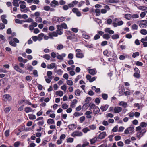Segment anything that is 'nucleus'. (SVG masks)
<instances>
[{
    "mask_svg": "<svg viewBox=\"0 0 147 147\" xmlns=\"http://www.w3.org/2000/svg\"><path fill=\"white\" fill-rule=\"evenodd\" d=\"M76 56L77 58H82L84 57V54L82 53L81 50L78 49L76 50Z\"/></svg>",
    "mask_w": 147,
    "mask_h": 147,
    "instance_id": "f257e3e1",
    "label": "nucleus"
},
{
    "mask_svg": "<svg viewBox=\"0 0 147 147\" xmlns=\"http://www.w3.org/2000/svg\"><path fill=\"white\" fill-rule=\"evenodd\" d=\"M12 66L14 69L17 72L21 74H24V71L22 70L17 64H13Z\"/></svg>",
    "mask_w": 147,
    "mask_h": 147,
    "instance_id": "f03ea898",
    "label": "nucleus"
},
{
    "mask_svg": "<svg viewBox=\"0 0 147 147\" xmlns=\"http://www.w3.org/2000/svg\"><path fill=\"white\" fill-rule=\"evenodd\" d=\"M134 131V129L133 125L127 128L124 131V133L126 134L132 133Z\"/></svg>",
    "mask_w": 147,
    "mask_h": 147,
    "instance_id": "7ed1b4c3",
    "label": "nucleus"
},
{
    "mask_svg": "<svg viewBox=\"0 0 147 147\" xmlns=\"http://www.w3.org/2000/svg\"><path fill=\"white\" fill-rule=\"evenodd\" d=\"M99 133H100V134L98 135V138L100 139H104L105 136H107V134L105 132L103 131L101 132L100 131H99Z\"/></svg>",
    "mask_w": 147,
    "mask_h": 147,
    "instance_id": "20e7f679",
    "label": "nucleus"
},
{
    "mask_svg": "<svg viewBox=\"0 0 147 147\" xmlns=\"http://www.w3.org/2000/svg\"><path fill=\"white\" fill-rule=\"evenodd\" d=\"M82 135V133L81 132L78 131H75L73 132L71 135V136L75 137L76 136H81Z\"/></svg>",
    "mask_w": 147,
    "mask_h": 147,
    "instance_id": "39448f33",
    "label": "nucleus"
},
{
    "mask_svg": "<svg viewBox=\"0 0 147 147\" xmlns=\"http://www.w3.org/2000/svg\"><path fill=\"white\" fill-rule=\"evenodd\" d=\"M125 90L124 87L123 86H122L120 89L118 90V92L119 93V96H121L122 95H124V91Z\"/></svg>",
    "mask_w": 147,
    "mask_h": 147,
    "instance_id": "423d86ee",
    "label": "nucleus"
},
{
    "mask_svg": "<svg viewBox=\"0 0 147 147\" xmlns=\"http://www.w3.org/2000/svg\"><path fill=\"white\" fill-rule=\"evenodd\" d=\"M72 11L75 13L78 16H80L81 15V13L79 11L78 9L76 8H74L72 9Z\"/></svg>",
    "mask_w": 147,
    "mask_h": 147,
    "instance_id": "0eeeda50",
    "label": "nucleus"
},
{
    "mask_svg": "<svg viewBox=\"0 0 147 147\" xmlns=\"http://www.w3.org/2000/svg\"><path fill=\"white\" fill-rule=\"evenodd\" d=\"M104 31L105 33H109L111 35L114 34V32L111 30L110 28H105Z\"/></svg>",
    "mask_w": 147,
    "mask_h": 147,
    "instance_id": "6e6552de",
    "label": "nucleus"
},
{
    "mask_svg": "<svg viewBox=\"0 0 147 147\" xmlns=\"http://www.w3.org/2000/svg\"><path fill=\"white\" fill-rule=\"evenodd\" d=\"M122 110V108L119 107H115L114 109V113H118L121 111Z\"/></svg>",
    "mask_w": 147,
    "mask_h": 147,
    "instance_id": "1a4fd4ad",
    "label": "nucleus"
},
{
    "mask_svg": "<svg viewBox=\"0 0 147 147\" xmlns=\"http://www.w3.org/2000/svg\"><path fill=\"white\" fill-rule=\"evenodd\" d=\"M6 16L5 15H3L1 16V18L2 20V22L5 24H7V20L5 19Z\"/></svg>",
    "mask_w": 147,
    "mask_h": 147,
    "instance_id": "9d476101",
    "label": "nucleus"
},
{
    "mask_svg": "<svg viewBox=\"0 0 147 147\" xmlns=\"http://www.w3.org/2000/svg\"><path fill=\"white\" fill-rule=\"evenodd\" d=\"M3 97L7 99L8 101H11L12 99L11 97L8 94H5L3 96Z\"/></svg>",
    "mask_w": 147,
    "mask_h": 147,
    "instance_id": "9b49d317",
    "label": "nucleus"
},
{
    "mask_svg": "<svg viewBox=\"0 0 147 147\" xmlns=\"http://www.w3.org/2000/svg\"><path fill=\"white\" fill-rule=\"evenodd\" d=\"M109 107V105H105L102 106L100 107V109L103 112L107 110V109Z\"/></svg>",
    "mask_w": 147,
    "mask_h": 147,
    "instance_id": "f8f14e48",
    "label": "nucleus"
},
{
    "mask_svg": "<svg viewBox=\"0 0 147 147\" xmlns=\"http://www.w3.org/2000/svg\"><path fill=\"white\" fill-rule=\"evenodd\" d=\"M89 73L92 75H94L96 74L97 71H96L95 69H90L88 70Z\"/></svg>",
    "mask_w": 147,
    "mask_h": 147,
    "instance_id": "ddd939ff",
    "label": "nucleus"
},
{
    "mask_svg": "<svg viewBox=\"0 0 147 147\" xmlns=\"http://www.w3.org/2000/svg\"><path fill=\"white\" fill-rule=\"evenodd\" d=\"M140 23L139 24V26L140 27H143V25H145L147 24V20H141Z\"/></svg>",
    "mask_w": 147,
    "mask_h": 147,
    "instance_id": "4468645a",
    "label": "nucleus"
},
{
    "mask_svg": "<svg viewBox=\"0 0 147 147\" xmlns=\"http://www.w3.org/2000/svg\"><path fill=\"white\" fill-rule=\"evenodd\" d=\"M100 111V109L97 106H96L95 107L93 110V113L94 114H96L98 113Z\"/></svg>",
    "mask_w": 147,
    "mask_h": 147,
    "instance_id": "2eb2a0df",
    "label": "nucleus"
},
{
    "mask_svg": "<svg viewBox=\"0 0 147 147\" xmlns=\"http://www.w3.org/2000/svg\"><path fill=\"white\" fill-rule=\"evenodd\" d=\"M24 111L26 113L29 112H34V110H33L30 107H27L25 108Z\"/></svg>",
    "mask_w": 147,
    "mask_h": 147,
    "instance_id": "dca6fc26",
    "label": "nucleus"
},
{
    "mask_svg": "<svg viewBox=\"0 0 147 147\" xmlns=\"http://www.w3.org/2000/svg\"><path fill=\"white\" fill-rule=\"evenodd\" d=\"M18 0H13L12 3L13 6L16 7H18L19 6V3H18Z\"/></svg>",
    "mask_w": 147,
    "mask_h": 147,
    "instance_id": "f3484780",
    "label": "nucleus"
},
{
    "mask_svg": "<svg viewBox=\"0 0 147 147\" xmlns=\"http://www.w3.org/2000/svg\"><path fill=\"white\" fill-rule=\"evenodd\" d=\"M102 37L104 39L108 40L110 38L111 36L109 34L107 33L104 34Z\"/></svg>",
    "mask_w": 147,
    "mask_h": 147,
    "instance_id": "a211bd4d",
    "label": "nucleus"
},
{
    "mask_svg": "<svg viewBox=\"0 0 147 147\" xmlns=\"http://www.w3.org/2000/svg\"><path fill=\"white\" fill-rule=\"evenodd\" d=\"M120 105L123 106L124 107L126 108L127 107V103L123 101H121L119 103Z\"/></svg>",
    "mask_w": 147,
    "mask_h": 147,
    "instance_id": "6ab92c4d",
    "label": "nucleus"
},
{
    "mask_svg": "<svg viewBox=\"0 0 147 147\" xmlns=\"http://www.w3.org/2000/svg\"><path fill=\"white\" fill-rule=\"evenodd\" d=\"M68 127L69 129L71 130H72L73 129H75L76 128V125L74 124H72L69 125L68 126Z\"/></svg>",
    "mask_w": 147,
    "mask_h": 147,
    "instance_id": "aec40b11",
    "label": "nucleus"
},
{
    "mask_svg": "<svg viewBox=\"0 0 147 147\" xmlns=\"http://www.w3.org/2000/svg\"><path fill=\"white\" fill-rule=\"evenodd\" d=\"M41 57L45 58L47 60H49L50 57V55L48 54H45L43 56H41Z\"/></svg>",
    "mask_w": 147,
    "mask_h": 147,
    "instance_id": "412c9836",
    "label": "nucleus"
},
{
    "mask_svg": "<svg viewBox=\"0 0 147 147\" xmlns=\"http://www.w3.org/2000/svg\"><path fill=\"white\" fill-rule=\"evenodd\" d=\"M98 138V137H95L94 138L90 139V142L91 144H92L95 143L96 142V141L97 140V139Z\"/></svg>",
    "mask_w": 147,
    "mask_h": 147,
    "instance_id": "4be33fe9",
    "label": "nucleus"
},
{
    "mask_svg": "<svg viewBox=\"0 0 147 147\" xmlns=\"http://www.w3.org/2000/svg\"><path fill=\"white\" fill-rule=\"evenodd\" d=\"M83 114L82 113H79L78 112H76L74 113L73 115V117H78L82 115Z\"/></svg>",
    "mask_w": 147,
    "mask_h": 147,
    "instance_id": "5701e85b",
    "label": "nucleus"
},
{
    "mask_svg": "<svg viewBox=\"0 0 147 147\" xmlns=\"http://www.w3.org/2000/svg\"><path fill=\"white\" fill-rule=\"evenodd\" d=\"M111 38L113 39H117L119 38V35L117 34H116L111 36Z\"/></svg>",
    "mask_w": 147,
    "mask_h": 147,
    "instance_id": "b1692460",
    "label": "nucleus"
},
{
    "mask_svg": "<svg viewBox=\"0 0 147 147\" xmlns=\"http://www.w3.org/2000/svg\"><path fill=\"white\" fill-rule=\"evenodd\" d=\"M55 63H52L47 66V68L49 69L53 68L55 67Z\"/></svg>",
    "mask_w": 147,
    "mask_h": 147,
    "instance_id": "393cba45",
    "label": "nucleus"
},
{
    "mask_svg": "<svg viewBox=\"0 0 147 147\" xmlns=\"http://www.w3.org/2000/svg\"><path fill=\"white\" fill-rule=\"evenodd\" d=\"M47 123L49 125L55 123L54 120L52 119H49L47 120Z\"/></svg>",
    "mask_w": 147,
    "mask_h": 147,
    "instance_id": "a878e982",
    "label": "nucleus"
},
{
    "mask_svg": "<svg viewBox=\"0 0 147 147\" xmlns=\"http://www.w3.org/2000/svg\"><path fill=\"white\" fill-rule=\"evenodd\" d=\"M29 118L31 120H34L36 118V116L33 114H29L28 115Z\"/></svg>",
    "mask_w": 147,
    "mask_h": 147,
    "instance_id": "bb28decb",
    "label": "nucleus"
},
{
    "mask_svg": "<svg viewBox=\"0 0 147 147\" xmlns=\"http://www.w3.org/2000/svg\"><path fill=\"white\" fill-rule=\"evenodd\" d=\"M103 54L104 55L106 56L107 57H110V55L107 50H105L104 51Z\"/></svg>",
    "mask_w": 147,
    "mask_h": 147,
    "instance_id": "cd10ccee",
    "label": "nucleus"
},
{
    "mask_svg": "<svg viewBox=\"0 0 147 147\" xmlns=\"http://www.w3.org/2000/svg\"><path fill=\"white\" fill-rule=\"evenodd\" d=\"M56 94L59 95L60 96H62L63 94V93L61 91H56Z\"/></svg>",
    "mask_w": 147,
    "mask_h": 147,
    "instance_id": "c85d7f7f",
    "label": "nucleus"
},
{
    "mask_svg": "<svg viewBox=\"0 0 147 147\" xmlns=\"http://www.w3.org/2000/svg\"><path fill=\"white\" fill-rule=\"evenodd\" d=\"M140 125L142 127H146L147 126V123L144 122L140 123Z\"/></svg>",
    "mask_w": 147,
    "mask_h": 147,
    "instance_id": "c756f323",
    "label": "nucleus"
},
{
    "mask_svg": "<svg viewBox=\"0 0 147 147\" xmlns=\"http://www.w3.org/2000/svg\"><path fill=\"white\" fill-rule=\"evenodd\" d=\"M44 36V34L42 33H41L39 34L38 36V39L39 41H40L42 39V37Z\"/></svg>",
    "mask_w": 147,
    "mask_h": 147,
    "instance_id": "7c9ffc66",
    "label": "nucleus"
},
{
    "mask_svg": "<svg viewBox=\"0 0 147 147\" xmlns=\"http://www.w3.org/2000/svg\"><path fill=\"white\" fill-rule=\"evenodd\" d=\"M140 32L143 35H146L147 34V31L145 29H141L140 31Z\"/></svg>",
    "mask_w": 147,
    "mask_h": 147,
    "instance_id": "2f4dec72",
    "label": "nucleus"
},
{
    "mask_svg": "<svg viewBox=\"0 0 147 147\" xmlns=\"http://www.w3.org/2000/svg\"><path fill=\"white\" fill-rule=\"evenodd\" d=\"M25 21L24 20H20L19 19H16L15 20V22L16 23L22 24L23 22H25Z\"/></svg>",
    "mask_w": 147,
    "mask_h": 147,
    "instance_id": "473e14b6",
    "label": "nucleus"
},
{
    "mask_svg": "<svg viewBox=\"0 0 147 147\" xmlns=\"http://www.w3.org/2000/svg\"><path fill=\"white\" fill-rule=\"evenodd\" d=\"M143 135V134L140 131L137 132V137L139 139H140L141 137Z\"/></svg>",
    "mask_w": 147,
    "mask_h": 147,
    "instance_id": "72a5a7b5",
    "label": "nucleus"
},
{
    "mask_svg": "<svg viewBox=\"0 0 147 147\" xmlns=\"http://www.w3.org/2000/svg\"><path fill=\"white\" fill-rule=\"evenodd\" d=\"M82 36L83 38L86 39H88L90 38V36L85 33L82 34Z\"/></svg>",
    "mask_w": 147,
    "mask_h": 147,
    "instance_id": "f704fd0d",
    "label": "nucleus"
},
{
    "mask_svg": "<svg viewBox=\"0 0 147 147\" xmlns=\"http://www.w3.org/2000/svg\"><path fill=\"white\" fill-rule=\"evenodd\" d=\"M95 12L96 13V15L97 16L100 15L101 11L100 9H96L95 10Z\"/></svg>",
    "mask_w": 147,
    "mask_h": 147,
    "instance_id": "c9c22d12",
    "label": "nucleus"
},
{
    "mask_svg": "<svg viewBox=\"0 0 147 147\" xmlns=\"http://www.w3.org/2000/svg\"><path fill=\"white\" fill-rule=\"evenodd\" d=\"M89 106L90 107V109L89 110H91V109H93L94 108L95 106V105L94 103L91 104L90 103L89 104Z\"/></svg>",
    "mask_w": 147,
    "mask_h": 147,
    "instance_id": "e433bc0d",
    "label": "nucleus"
},
{
    "mask_svg": "<svg viewBox=\"0 0 147 147\" xmlns=\"http://www.w3.org/2000/svg\"><path fill=\"white\" fill-rule=\"evenodd\" d=\"M106 2L107 3H117L118 1V0H107Z\"/></svg>",
    "mask_w": 147,
    "mask_h": 147,
    "instance_id": "4c0bfd02",
    "label": "nucleus"
},
{
    "mask_svg": "<svg viewBox=\"0 0 147 147\" xmlns=\"http://www.w3.org/2000/svg\"><path fill=\"white\" fill-rule=\"evenodd\" d=\"M131 17V15L129 14H126L125 15V18L128 20H130Z\"/></svg>",
    "mask_w": 147,
    "mask_h": 147,
    "instance_id": "58836bf2",
    "label": "nucleus"
},
{
    "mask_svg": "<svg viewBox=\"0 0 147 147\" xmlns=\"http://www.w3.org/2000/svg\"><path fill=\"white\" fill-rule=\"evenodd\" d=\"M102 96L103 99L104 100H107L108 97L107 94L105 93L102 94Z\"/></svg>",
    "mask_w": 147,
    "mask_h": 147,
    "instance_id": "ea45409f",
    "label": "nucleus"
},
{
    "mask_svg": "<svg viewBox=\"0 0 147 147\" xmlns=\"http://www.w3.org/2000/svg\"><path fill=\"white\" fill-rule=\"evenodd\" d=\"M81 92L80 90L78 89L76 90L75 92V95L77 96H79Z\"/></svg>",
    "mask_w": 147,
    "mask_h": 147,
    "instance_id": "a19ab883",
    "label": "nucleus"
},
{
    "mask_svg": "<svg viewBox=\"0 0 147 147\" xmlns=\"http://www.w3.org/2000/svg\"><path fill=\"white\" fill-rule=\"evenodd\" d=\"M77 101L76 99L74 100L71 105V107L72 108L74 107H75L74 105L77 103Z\"/></svg>",
    "mask_w": 147,
    "mask_h": 147,
    "instance_id": "79ce46f5",
    "label": "nucleus"
},
{
    "mask_svg": "<svg viewBox=\"0 0 147 147\" xmlns=\"http://www.w3.org/2000/svg\"><path fill=\"white\" fill-rule=\"evenodd\" d=\"M133 76L135 78H138L140 77V73L135 72L133 75Z\"/></svg>",
    "mask_w": 147,
    "mask_h": 147,
    "instance_id": "37998d69",
    "label": "nucleus"
},
{
    "mask_svg": "<svg viewBox=\"0 0 147 147\" xmlns=\"http://www.w3.org/2000/svg\"><path fill=\"white\" fill-rule=\"evenodd\" d=\"M52 21H57L59 22V17L55 16H54L52 18Z\"/></svg>",
    "mask_w": 147,
    "mask_h": 147,
    "instance_id": "c03bdc74",
    "label": "nucleus"
},
{
    "mask_svg": "<svg viewBox=\"0 0 147 147\" xmlns=\"http://www.w3.org/2000/svg\"><path fill=\"white\" fill-rule=\"evenodd\" d=\"M85 118L84 116L81 117L79 119L80 123H82L85 120Z\"/></svg>",
    "mask_w": 147,
    "mask_h": 147,
    "instance_id": "a18cd8bd",
    "label": "nucleus"
},
{
    "mask_svg": "<svg viewBox=\"0 0 147 147\" xmlns=\"http://www.w3.org/2000/svg\"><path fill=\"white\" fill-rule=\"evenodd\" d=\"M92 99L91 97H87L85 100V101L86 102V104H85L84 105H86V104L88 103Z\"/></svg>",
    "mask_w": 147,
    "mask_h": 147,
    "instance_id": "49530a36",
    "label": "nucleus"
},
{
    "mask_svg": "<svg viewBox=\"0 0 147 147\" xmlns=\"http://www.w3.org/2000/svg\"><path fill=\"white\" fill-rule=\"evenodd\" d=\"M9 43L11 45L14 47H16L17 45L16 44L15 42L13 41H10L9 42Z\"/></svg>",
    "mask_w": 147,
    "mask_h": 147,
    "instance_id": "de8ad7c7",
    "label": "nucleus"
},
{
    "mask_svg": "<svg viewBox=\"0 0 147 147\" xmlns=\"http://www.w3.org/2000/svg\"><path fill=\"white\" fill-rule=\"evenodd\" d=\"M63 28L65 29H67L68 28L67 25L65 23H63L60 24Z\"/></svg>",
    "mask_w": 147,
    "mask_h": 147,
    "instance_id": "09e8293b",
    "label": "nucleus"
},
{
    "mask_svg": "<svg viewBox=\"0 0 147 147\" xmlns=\"http://www.w3.org/2000/svg\"><path fill=\"white\" fill-rule=\"evenodd\" d=\"M139 55V53L138 52L134 53L132 55V57L133 58H135L136 57Z\"/></svg>",
    "mask_w": 147,
    "mask_h": 147,
    "instance_id": "8fccbe9b",
    "label": "nucleus"
},
{
    "mask_svg": "<svg viewBox=\"0 0 147 147\" xmlns=\"http://www.w3.org/2000/svg\"><path fill=\"white\" fill-rule=\"evenodd\" d=\"M113 59V60H114L115 61H116V60L117 59V55L115 53H114L112 55Z\"/></svg>",
    "mask_w": 147,
    "mask_h": 147,
    "instance_id": "3c124183",
    "label": "nucleus"
},
{
    "mask_svg": "<svg viewBox=\"0 0 147 147\" xmlns=\"http://www.w3.org/2000/svg\"><path fill=\"white\" fill-rule=\"evenodd\" d=\"M65 17H63L61 16V17H59V22H62L65 20Z\"/></svg>",
    "mask_w": 147,
    "mask_h": 147,
    "instance_id": "603ef678",
    "label": "nucleus"
},
{
    "mask_svg": "<svg viewBox=\"0 0 147 147\" xmlns=\"http://www.w3.org/2000/svg\"><path fill=\"white\" fill-rule=\"evenodd\" d=\"M67 84L70 86L72 85L73 84V81L71 80H67L66 82Z\"/></svg>",
    "mask_w": 147,
    "mask_h": 147,
    "instance_id": "864d4df0",
    "label": "nucleus"
},
{
    "mask_svg": "<svg viewBox=\"0 0 147 147\" xmlns=\"http://www.w3.org/2000/svg\"><path fill=\"white\" fill-rule=\"evenodd\" d=\"M74 139L73 138L69 137L67 139V142L68 143H72Z\"/></svg>",
    "mask_w": 147,
    "mask_h": 147,
    "instance_id": "5fc2aeb1",
    "label": "nucleus"
},
{
    "mask_svg": "<svg viewBox=\"0 0 147 147\" xmlns=\"http://www.w3.org/2000/svg\"><path fill=\"white\" fill-rule=\"evenodd\" d=\"M51 3H53V4L55 5L56 6H58L59 5L58 2L57 1L55 0H53L51 2Z\"/></svg>",
    "mask_w": 147,
    "mask_h": 147,
    "instance_id": "6e6d98bb",
    "label": "nucleus"
},
{
    "mask_svg": "<svg viewBox=\"0 0 147 147\" xmlns=\"http://www.w3.org/2000/svg\"><path fill=\"white\" fill-rule=\"evenodd\" d=\"M20 142H16L14 144V146L15 147H18L19 146Z\"/></svg>",
    "mask_w": 147,
    "mask_h": 147,
    "instance_id": "4d7b16f0",
    "label": "nucleus"
},
{
    "mask_svg": "<svg viewBox=\"0 0 147 147\" xmlns=\"http://www.w3.org/2000/svg\"><path fill=\"white\" fill-rule=\"evenodd\" d=\"M113 115L111 113H108L106 115V117H109L110 118H112L113 117Z\"/></svg>",
    "mask_w": 147,
    "mask_h": 147,
    "instance_id": "13d9d810",
    "label": "nucleus"
},
{
    "mask_svg": "<svg viewBox=\"0 0 147 147\" xmlns=\"http://www.w3.org/2000/svg\"><path fill=\"white\" fill-rule=\"evenodd\" d=\"M63 46L62 44H59L57 47V49L58 50H61L63 49Z\"/></svg>",
    "mask_w": 147,
    "mask_h": 147,
    "instance_id": "bf43d9fd",
    "label": "nucleus"
},
{
    "mask_svg": "<svg viewBox=\"0 0 147 147\" xmlns=\"http://www.w3.org/2000/svg\"><path fill=\"white\" fill-rule=\"evenodd\" d=\"M62 107L63 109H65L68 108V105L67 104L64 103L62 105Z\"/></svg>",
    "mask_w": 147,
    "mask_h": 147,
    "instance_id": "052dcab7",
    "label": "nucleus"
},
{
    "mask_svg": "<svg viewBox=\"0 0 147 147\" xmlns=\"http://www.w3.org/2000/svg\"><path fill=\"white\" fill-rule=\"evenodd\" d=\"M90 128L92 130H94L96 129V125L94 124L92 125L89 126Z\"/></svg>",
    "mask_w": 147,
    "mask_h": 147,
    "instance_id": "680f3d73",
    "label": "nucleus"
},
{
    "mask_svg": "<svg viewBox=\"0 0 147 147\" xmlns=\"http://www.w3.org/2000/svg\"><path fill=\"white\" fill-rule=\"evenodd\" d=\"M11 107H6L4 109V111L5 113H7L9 112L11 110Z\"/></svg>",
    "mask_w": 147,
    "mask_h": 147,
    "instance_id": "e2e57ef3",
    "label": "nucleus"
},
{
    "mask_svg": "<svg viewBox=\"0 0 147 147\" xmlns=\"http://www.w3.org/2000/svg\"><path fill=\"white\" fill-rule=\"evenodd\" d=\"M112 22V20L111 18H108L107 20V23L109 24H111Z\"/></svg>",
    "mask_w": 147,
    "mask_h": 147,
    "instance_id": "0e129e2a",
    "label": "nucleus"
},
{
    "mask_svg": "<svg viewBox=\"0 0 147 147\" xmlns=\"http://www.w3.org/2000/svg\"><path fill=\"white\" fill-rule=\"evenodd\" d=\"M59 3L60 5H64L66 3V2L63 0H61L59 1Z\"/></svg>",
    "mask_w": 147,
    "mask_h": 147,
    "instance_id": "69168bd1",
    "label": "nucleus"
},
{
    "mask_svg": "<svg viewBox=\"0 0 147 147\" xmlns=\"http://www.w3.org/2000/svg\"><path fill=\"white\" fill-rule=\"evenodd\" d=\"M63 71H62L61 69H59L58 70H57V74L59 75H62L63 73Z\"/></svg>",
    "mask_w": 147,
    "mask_h": 147,
    "instance_id": "338daca9",
    "label": "nucleus"
},
{
    "mask_svg": "<svg viewBox=\"0 0 147 147\" xmlns=\"http://www.w3.org/2000/svg\"><path fill=\"white\" fill-rule=\"evenodd\" d=\"M30 8H31V10L32 11H34L36 10L37 8L36 6L35 5H34L31 6Z\"/></svg>",
    "mask_w": 147,
    "mask_h": 147,
    "instance_id": "774afa93",
    "label": "nucleus"
}]
</instances>
